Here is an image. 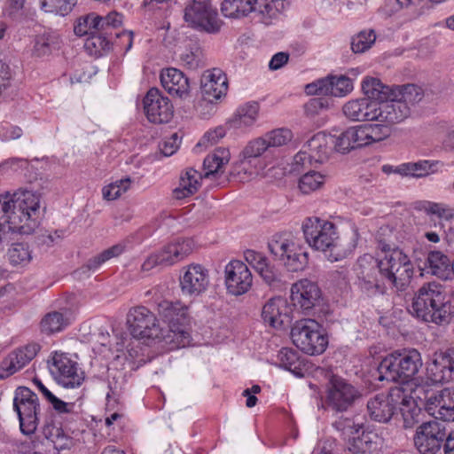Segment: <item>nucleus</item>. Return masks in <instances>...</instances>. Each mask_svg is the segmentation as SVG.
<instances>
[{
  "label": "nucleus",
  "instance_id": "obj_26",
  "mask_svg": "<svg viewBox=\"0 0 454 454\" xmlns=\"http://www.w3.org/2000/svg\"><path fill=\"white\" fill-rule=\"evenodd\" d=\"M378 121L395 124L403 121L411 113L408 105L395 94L384 102H378Z\"/></svg>",
  "mask_w": 454,
  "mask_h": 454
},
{
  "label": "nucleus",
  "instance_id": "obj_28",
  "mask_svg": "<svg viewBox=\"0 0 454 454\" xmlns=\"http://www.w3.org/2000/svg\"><path fill=\"white\" fill-rule=\"evenodd\" d=\"M378 102L369 98L349 100L344 104V115L353 121H378Z\"/></svg>",
  "mask_w": 454,
  "mask_h": 454
},
{
  "label": "nucleus",
  "instance_id": "obj_21",
  "mask_svg": "<svg viewBox=\"0 0 454 454\" xmlns=\"http://www.w3.org/2000/svg\"><path fill=\"white\" fill-rule=\"evenodd\" d=\"M427 379L432 384H444L454 380V348L434 354L427 366Z\"/></svg>",
  "mask_w": 454,
  "mask_h": 454
},
{
  "label": "nucleus",
  "instance_id": "obj_31",
  "mask_svg": "<svg viewBox=\"0 0 454 454\" xmlns=\"http://www.w3.org/2000/svg\"><path fill=\"white\" fill-rule=\"evenodd\" d=\"M329 138L333 149L343 154L363 146L359 126L350 127L338 135L330 134Z\"/></svg>",
  "mask_w": 454,
  "mask_h": 454
},
{
  "label": "nucleus",
  "instance_id": "obj_37",
  "mask_svg": "<svg viewBox=\"0 0 454 454\" xmlns=\"http://www.w3.org/2000/svg\"><path fill=\"white\" fill-rule=\"evenodd\" d=\"M10 265L15 268H26L33 260V251L27 242H13L6 252Z\"/></svg>",
  "mask_w": 454,
  "mask_h": 454
},
{
  "label": "nucleus",
  "instance_id": "obj_56",
  "mask_svg": "<svg viewBox=\"0 0 454 454\" xmlns=\"http://www.w3.org/2000/svg\"><path fill=\"white\" fill-rule=\"evenodd\" d=\"M269 147H278L287 144L293 137L288 129H277L265 134L263 137Z\"/></svg>",
  "mask_w": 454,
  "mask_h": 454
},
{
  "label": "nucleus",
  "instance_id": "obj_44",
  "mask_svg": "<svg viewBox=\"0 0 454 454\" xmlns=\"http://www.w3.org/2000/svg\"><path fill=\"white\" fill-rule=\"evenodd\" d=\"M394 94L408 105L410 110L420 102L424 97L421 87L415 84H404L394 87Z\"/></svg>",
  "mask_w": 454,
  "mask_h": 454
},
{
  "label": "nucleus",
  "instance_id": "obj_2",
  "mask_svg": "<svg viewBox=\"0 0 454 454\" xmlns=\"http://www.w3.org/2000/svg\"><path fill=\"white\" fill-rule=\"evenodd\" d=\"M40 199L31 191H18L0 196V219L12 232L30 234L37 226Z\"/></svg>",
  "mask_w": 454,
  "mask_h": 454
},
{
  "label": "nucleus",
  "instance_id": "obj_52",
  "mask_svg": "<svg viewBox=\"0 0 454 454\" xmlns=\"http://www.w3.org/2000/svg\"><path fill=\"white\" fill-rule=\"evenodd\" d=\"M77 0H40L42 10L65 16L72 12Z\"/></svg>",
  "mask_w": 454,
  "mask_h": 454
},
{
  "label": "nucleus",
  "instance_id": "obj_3",
  "mask_svg": "<svg viewBox=\"0 0 454 454\" xmlns=\"http://www.w3.org/2000/svg\"><path fill=\"white\" fill-rule=\"evenodd\" d=\"M411 311L425 322L448 325L454 321V294L447 296L435 282L424 284L413 298Z\"/></svg>",
  "mask_w": 454,
  "mask_h": 454
},
{
  "label": "nucleus",
  "instance_id": "obj_54",
  "mask_svg": "<svg viewBox=\"0 0 454 454\" xmlns=\"http://www.w3.org/2000/svg\"><path fill=\"white\" fill-rule=\"evenodd\" d=\"M376 40L373 30L361 31L351 39V50L355 53H363L372 47Z\"/></svg>",
  "mask_w": 454,
  "mask_h": 454
},
{
  "label": "nucleus",
  "instance_id": "obj_61",
  "mask_svg": "<svg viewBox=\"0 0 454 454\" xmlns=\"http://www.w3.org/2000/svg\"><path fill=\"white\" fill-rule=\"evenodd\" d=\"M180 143V137L174 133L160 144V151L164 156H171L177 151Z\"/></svg>",
  "mask_w": 454,
  "mask_h": 454
},
{
  "label": "nucleus",
  "instance_id": "obj_40",
  "mask_svg": "<svg viewBox=\"0 0 454 454\" xmlns=\"http://www.w3.org/2000/svg\"><path fill=\"white\" fill-rule=\"evenodd\" d=\"M258 113L259 104L248 102L237 109L233 118L230 120V124L234 129L249 127L255 122Z\"/></svg>",
  "mask_w": 454,
  "mask_h": 454
},
{
  "label": "nucleus",
  "instance_id": "obj_1",
  "mask_svg": "<svg viewBox=\"0 0 454 454\" xmlns=\"http://www.w3.org/2000/svg\"><path fill=\"white\" fill-rule=\"evenodd\" d=\"M356 272L359 288L373 296L385 294L387 285L399 291L404 290L412 278L414 268L406 254L395 250L380 259L367 254L360 256Z\"/></svg>",
  "mask_w": 454,
  "mask_h": 454
},
{
  "label": "nucleus",
  "instance_id": "obj_33",
  "mask_svg": "<svg viewBox=\"0 0 454 454\" xmlns=\"http://www.w3.org/2000/svg\"><path fill=\"white\" fill-rule=\"evenodd\" d=\"M71 313L67 310L51 311L41 319V332L47 335L62 332L71 324Z\"/></svg>",
  "mask_w": 454,
  "mask_h": 454
},
{
  "label": "nucleus",
  "instance_id": "obj_34",
  "mask_svg": "<svg viewBox=\"0 0 454 454\" xmlns=\"http://www.w3.org/2000/svg\"><path fill=\"white\" fill-rule=\"evenodd\" d=\"M372 433L365 432L362 429V433L353 434L348 437V442L344 450V454H367L376 450V442L373 441L375 437Z\"/></svg>",
  "mask_w": 454,
  "mask_h": 454
},
{
  "label": "nucleus",
  "instance_id": "obj_32",
  "mask_svg": "<svg viewBox=\"0 0 454 454\" xmlns=\"http://www.w3.org/2000/svg\"><path fill=\"white\" fill-rule=\"evenodd\" d=\"M61 38L57 31L44 30L43 33L35 35L34 40L33 53L37 57L50 55L54 51L60 48Z\"/></svg>",
  "mask_w": 454,
  "mask_h": 454
},
{
  "label": "nucleus",
  "instance_id": "obj_12",
  "mask_svg": "<svg viewBox=\"0 0 454 454\" xmlns=\"http://www.w3.org/2000/svg\"><path fill=\"white\" fill-rule=\"evenodd\" d=\"M13 409L17 412L20 431L24 434H32L38 426L39 399L27 387H19L14 392Z\"/></svg>",
  "mask_w": 454,
  "mask_h": 454
},
{
  "label": "nucleus",
  "instance_id": "obj_16",
  "mask_svg": "<svg viewBox=\"0 0 454 454\" xmlns=\"http://www.w3.org/2000/svg\"><path fill=\"white\" fill-rule=\"evenodd\" d=\"M321 295V290L317 283L303 278L292 285L290 299L296 309L308 314L319 304Z\"/></svg>",
  "mask_w": 454,
  "mask_h": 454
},
{
  "label": "nucleus",
  "instance_id": "obj_15",
  "mask_svg": "<svg viewBox=\"0 0 454 454\" xmlns=\"http://www.w3.org/2000/svg\"><path fill=\"white\" fill-rule=\"evenodd\" d=\"M403 395L400 388L391 389L388 394L380 393L367 401V412L372 420L387 423L396 411V404Z\"/></svg>",
  "mask_w": 454,
  "mask_h": 454
},
{
  "label": "nucleus",
  "instance_id": "obj_45",
  "mask_svg": "<svg viewBox=\"0 0 454 454\" xmlns=\"http://www.w3.org/2000/svg\"><path fill=\"white\" fill-rule=\"evenodd\" d=\"M112 36L90 35L87 37L84 48L91 56H102L111 49Z\"/></svg>",
  "mask_w": 454,
  "mask_h": 454
},
{
  "label": "nucleus",
  "instance_id": "obj_29",
  "mask_svg": "<svg viewBox=\"0 0 454 454\" xmlns=\"http://www.w3.org/2000/svg\"><path fill=\"white\" fill-rule=\"evenodd\" d=\"M290 309L282 298H273L265 303L262 310V317L274 328H282L291 324Z\"/></svg>",
  "mask_w": 454,
  "mask_h": 454
},
{
  "label": "nucleus",
  "instance_id": "obj_64",
  "mask_svg": "<svg viewBox=\"0 0 454 454\" xmlns=\"http://www.w3.org/2000/svg\"><path fill=\"white\" fill-rule=\"evenodd\" d=\"M226 134L225 128L223 126H219L213 130L207 131L202 137L201 142L199 145H206L207 143L209 145L216 144L221 138H223Z\"/></svg>",
  "mask_w": 454,
  "mask_h": 454
},
{
  "label": "nucleus",
  "instance_id": "obj_55",
  "mask_svg": "<svg viewBox=\"0 0 454 454\" xmlns=\"http://www.w3.org/2000/svg\"><path fill=\"white\" fill-rule=\"evenodd\" d=\"M130 184L129 178H124L117 180L110 184L103 187L102 194L103 198L106 200H114L119 198L123 192H125Z\"/></svg>",
  "mask_w": 454,
  "mask_h": 454
},
{
  "label": "nucleus",
  "instance_id": "obj_10",
  "mask_svg": "<svg viewBox=\"0 0 454 454\" xmlns=\"http://www.w3.org/2000/svg\"><path fill=\"white\" fill-rule=\"evenodd\" d=\"M184 18L191 27L207 34L218 33L223 25L210 0L190 1L184 8Z\"/></svg>",
  "mask_w": 454,
  "mask_h": 454
},
{
  "label": "nucleus",
  "instance_id": "obj_22",
  "mask_svg": "<svg viewBox=\"0 0 454 454\" xmlns=\"http://www.w3.org/2000/svg\"><path fill=\"white\" fill-rule=\"evenodd\" d=\"M49 369L59 384L65 387H75L82 384L83 378L77 372V364L64 354L55 353Z\"/></svg>",
  "mask_w": 454,
  "mask_h": 454
},
{
  "label": "nucleus",
  "instance_id": "obj_24",
  "mask_svg": "<svg viewBox=\"0 0 454 454\" xmlns=\"http://www.w3.org/2000/svg\"><path fill=\"white\" fill-rule=\"evenodd\" d=\"M227 89V78L221 69L214 68L203 73L200 90L204 100L213 103L224 96Z\"/></svg>",
  "mask_w": 454,
  "mask_h": 454
},
{
  "label": "nucleus",
  "instance_id": "obj_48",
  "mask_svg": "<svg viewBox=\"0 0 454 454\" xmlns=\"http://www.w3.org/2000/svg\"><path fill=\"white\" fill-rule=\"evenodd\" d=\"M268 148L269 144L263 137L251 140L241 152V163H250L251 159L260 157Z\"/></svg>",
  "mask_w": 454,
  "mask_h": 454
},
{
  "label": "nucleus",
  "instance_id": "obj_23",
  "mask_svg": "<svg viewBox=\"0 0 454 454\" xmlns=\"http://www.w3.org/2000/svg\"><path fill=\"white\" fill-rule=\"evenodd\" d=\"M40 350L37 343H29L14 349L0 363V380H4L25 367Z\"/></svg>",
  "mask_w": 454,
  "mask_h": 454
},
{
  "label": "nucleus",
  "instance_id": "obj_18",
  "mask_svg": "<svg viewBox=\"0 0 454 454\" xmlns=\"http://www.w3.org/2000/svg\"><path fill=\"white\" fill-rule=\"evenodd\" d=\"M225 286L229 294L239 296L247 293L252 287L253 276L246 263L232 260L226 266Z\"/></svg>",
  "mask_w": 454,
  "mask_h": 454
},
{
  "label": "nucleus",
  "instance_id": "obj_9",
  "mask_svg": "<svg viewBox=\"0 0 454 454\" xmlns=\"http://www.w3.org/2000/svg\"><path fill=\"white\" fill-rule=\"evenodd\" d=\"M412 394L425 409L442 422L454 421V389L434 391L428 386L418 385Z\"/></svg>",
  "mask_w": 454,
  "mask_h": 454
},
{
  "label": "nucleus",
  "instance_id": "obj_30",
  "mask_svg": "<svg viewBox=\"0 0 454 454\" xmlns=\"http://www.w3.org/2000/svg\"><path fill=\"white\" fill-rule=\"evenodd\" d=\"M160 78L161 85L170 95L180 98L189 96V79L179 69L175 67L162 69Z\"/></svg>",
  "mask_w": 454,
  "mask_h": 454
},
{
  "label": "nucleus",
  "instance_id": "obj_8",
  "mask_svg": "<svg viewBox=\"0 0 454 454\" xmlns=\"http://www.w3.org/2000/svg\"><path fill=\"white\" fill-rule=\"evenodd\" d=\"M321 325L314 319L297 320L291 329L293 343L302 352L316 356L322 354L327 345V336L321 331Z\"/></svg>",
  "mask_w": 454,
  "mask_h": 454
},
{
  "label": "nucleus",
  "instance_id": "obj_46",
  "mask_svg": "<svg viewBox=\"0 0 454 454\" xmlns=\"http://www.w3.org/2000/svg\"><path fill=\"white\" fill-rule=\"evenodd\" d=\"M394 238L393 229L388 225H383L377 231L375 239L377 248L384 253V255H390L393 251H402L392 239Z\"/></svg>",
  "mask_w": 454,
  "mask_h": 454
},
{
  "label": "nucleus",
  "instance_id": "obj_41",
  "mask_svg": "<svg viewBox=\"0 0 454 454\" xmlns=\"http://www.w3.org/2000/svg\"><path fill=\"white\" fill-rule=\"evenodd\" d=\"M279 366L293 372L294 375L302 377L304 363L299 353L290 348H282L278 354Z\"/></svg>",
  "mask_w": 454,
  "mask_h": 454
},
{
  "label": "nucleus",
  "instance_id": "obj_27",
  "mask_svg": "<svg viewBox=\"0 0 454 454\" xmlns=\"http://www.w3.org/2000/svg\"><path fill=\"white\" fill-rule=\"evenodd\" d=\"M193 247L192 239L177 238L157 251V254L163 267H167L183 261L192 253Z\"/></svg>",
  "mask_w": 454,
  "mask_h": 454
},
{
  "label": "nucleus",
  "instance_id": "obj_5",
  "mask_svg": "<svg viewBox=\"0 0 454 454\" xmlns=\"http://www.w3.org/2000/svg\"><path fill=\"white\" fill-rule=\"evenodd\" d=\"M422 366L420 353L416 349L395 351L379 364L374 377L379 381L408 382Z\"/></svg>",
  "mask_w": 454,
  "mask_h": 454
},
{
  "label": "nucleus",
  "instance_id": "obj_47",
  "mask_svg": "<svg viewBox=\"0 0 454 454\" xmlns=\"http://www.w3.org/2000/svg\"><path fill=\"white\" fill-rule=\"evenodd\" d=\"M288 271L297 272L303 270L309 262L308 253L301 247L292 254H288L280 261Z\"/></svg>",
  "mask_w": 454,
  "mask_h": 454
},
{
  "label": "nucleus",
  "instance_id": "obj_7",
  "mask_svg": "<svg viewBox=\"0 0 454 454\" xmlns=\"http://www.w3.org/2000/svg\"><path fill=\"white\" fill-rule=\"evenodd\" d=\"M285 0H223L222 13L228 18H240L254 13L260 20L269 25L284 9Z\"/></svg>",
  "mask_w": 454,
  "mask_h": 454
},
{
  "label": "nucleus",
  "instance_id": "obj_43",
  "mask_svg": "<svg viewBox=\"0 0 454 454\" xmlns=\"http://www.w3.org/2000/svg\"><path fill=\"white\" fill-rule=\"evenodd\" d=\"M326 88L327 96L333 97H345L353 90V81L352 79L345 76H327Z\"/></svg>",
  "mask_w": 454,
  "mask_h": 454
},
{
  "label": "nucleus",
  "instance_id": "obj_62",
  "mask_svg": "<svg viewBox=\"0 0 454 454\" xmlns=\"http://www.w3.org/2000/svg\"><path fill=\"white\" fill-rule=\"evenodd\" d=\"M23 134L22 129L10 123L4 122L0 124V139L2 141H9L20 138Z\"/></svg>",
  "mask_w": 454,
  "mask_h": 454
},
{
  "label": "nucleus",
  "instance_id": "obj_63",
  "mask_svg": "<svg viewBox=\"0 0 454 454\" xmlns=\"http://www.w3.org/2000/svg\"><path fill=\"white\" fill-rule=\"evenodd\" d=\"M425 210L439 217L450 219L454 216V211L451 208L445 207L442 204L428 202L425 207Z\"/></svg>",
  "mask_w": 454,
  "mask_h": 454
},
{
  "label": "nucleus",
  "instance_id": "obj_17",
  "mask_svg": "<svg viewBox=\"0 0 454 454\" xmlns=\"http://www.w3.org/2000/svg\"><path fill=\"white\" fill-rule=\"evenodd\" d=\"M144 110L150 122L167 123L173 115V106L168 98L156 88L150 89L143 100Z\"/></svg>",
  "mask_w": 454,
  "mask_h": 454
},
{
  "label": "nucleus",
  "instance_id": "obj_11",
  "mask_svg": "<svg viewBox=\"0 0 454 454\" xmlns=\"http://www.w3.org/2000/svg\"><path fill=\"white\" fill-rule=\"evenodd\" d=\"M130 334L137 339L164 341V330L154 313L145 306L131 308L127 315Z\"/></svg>",
  "mask_w": 454,
  "mask_h": 454
},
{
  "label": "nucleus",
  "instance_id": "obj_6",
  "mask_svg": "<svg viewBox=\"0 0 454 454\" xmlns=\"http://www.w3.org/2000/svg\"><path fill=\"white\" fill-rule=\"evenodd\" d=\"M157 310L161 319L168 324L164 330V342L172 345L171 348H184L191 341L188 307L180 301H160Z\"/></svg>",
  "mask_w": 454,
  "mask_h": 454
},
{
  "label": "nucleus",
  "instance_id": "obj_50",
  "mask_svg": "<svg viewBox=\"0 0 454 454\" xmlns=\"http://www.w3.org/2000/svg\"><path fill=\"white\" fill-rule=\"evenodd\" d=\"M124 251L125 245L121 243L114 245L113 247L104 250L98 255L90 259L86 266L89 270H95L108 260L121 255Z\"/></svg>",
  "mask_w": 454,
  "mask_h": 454
},
{
  "label": "nucleus",
  "instance_id": "obj_14",
  "mask_svg": "<svg viewBox=\"0 0 454 454\" xmlns=\"http://www.w3.org/2000/svg\"><path fill=\"white\" fill-rule=\"evenodd\" d=\"M446 426L442 421L422 423L414 436V444L420 454H437L446 440Z\"/></svg>",
  "mask_w": 454,
  "mask_h": 454
},
{
  "label": "nucleus",
  "instance_id": "obj_58",
  "mask_svg": "<svg viewBox=\"0 0 454 454\" xmlns=\"http://www.w3.org/2000/svg\"><path fill=\"white\" fill-rule=\"evenodd\" d=\"M95 19H98L96 12H90L78 18L74 27V34L78 36L90 35L93 28L92 22Z\"/></svg>",
  "mask_w": 454,
  "mask_h": 454
},
{
  "label": "nucleus",
  "instance_id": "obj_42",
  "mask_svg": "<svg viewBox=\"0 0 454 454\" xmlns=\"http://www.w3.org/2000/svg\"><path fill=\"white\" fill-rule=\"evenodd\" d=\"M388 125L389 124L387 123L358 125L363 146L380 142L388 137L391 133Z\"/></svg>",
  "mask_w": 454,
  "mask_h": 454
},
{
  "label": "nucleus",
  "instance_id": "obj_13",
  "mask_svg": "<svg viewBox=\"0 0 454 454\" xmlns=\"http://www.w3.org/2000/svg\"><path fill=\"white\" fill-rule=\"evenodd\" d=\"M362 397L357 387L345 379L333 375L327 384L325 405L335 412H345Z\"/></svg>",
  "mask_w": 454,
  "mask_h": 454
},
{
  "label": "nucleus",
  "instance_id": "obj_4",
  "mask_svg": "<svg viewBox=\"0 0 454 454\" xmlns=\"http://www.w3.org/2000/svg\"><path fill=\"white\" fill-rule=\"evenodd\" d=\"M302 231L309 246L325 253L329 261L337 262L346 257L347 250L342 247L337 227L333 223L309 217L302 223Z\"/></svg>",
  "mask_w": 454,
  "mask_h": 454
},
{
  "label": "nucleus",
  "instance_id": "obj_59",
  "mask_svg": "<svg viewBox=\"0 0 454 454\" xmlns=\"http://www.w3.org/2000/svg\"><path fill=\"white\" fill-rule=\"evenodd\" d=\"M410 165V176L412 177H424L434 172L432 169L434 166V162L429 160H419L417 162H409Z\"/></svg>",
  "mask_w": 454,
  "mask_h": 454
},
{
  "label": "nucleus",
  "instance_id": "obj_57",
  "mask_svg": "<svg viewBox=\"0 0 454 454\" xmlns=\"http://www.w3.org/2000/svg\"><path fill=\"white\" fill-rule=\"evenodd\" d=\"M333 427L340 433L344 439L353 434H358L363 429L362 425L356 424L353 419L348 418H340L333 423Z\"/></svg>",
  "mask_w": 454,
  "mask_h": 454
},
{
  "label": "nucleus",
  "instance_id": "obj_39",
  "mask_svg": "<svg viewBox=\"0 0 454 454\" xmlns=\"http://www.w3.org/2000/svg\"><path fill=\"white\" fill-rule=\"evenodd\" d=\"M201 174L193 168L186 170L184 176H181L179 185L173 190L176 199L182 200L194 194L200 187Z\"/></svg>",
  "mask_w": 454,
  "mask_h": 454
},
{
  "label": "nucleus",
  "instance_id": "obj_38",
  "mask_svg": "<svg viewBox=\"0 0 454 454\" xmlns=\"http://www.w3.org/2000/svg\"><path fill=\"white\" fill-rule=\"evenodd\" d=\"M418 399L415 395L408 396L403 391V395L399 400V411L403 420V427L411 428L421 419V409L415 402Z\"/></svg>",
  "mask_w": 454,
  "mask_h": 454
},
{
  "label": "nucleus",
  "instance_id": "obj_60",
  "mask_svg": "<svg viewBox=\"0 0 454 454\" xmlns=\"http://www.w3.org/2000/svg\"><path fill=\"white\" fill-rule=\"evenodd\" d=\"M330 99L325 97L311 98L305 105V113L307 115L313 116L319 114L320 111L327 109L330 106Z\"/></svg>",
  "mask_w": 454,
  "mask_h": 454
},
{
  "label": "nucleus",
  "instance_id": "obj_19",
  "mask_svg": "<svg viewBox=\"0 0 454 454\" xmlns=\"http://www.w3.org/2000/svg\"><path fill=\"white\" fill-rule=\"evenodd\" d=\"M246 262L260 275L262 280L272 289L281 290L285 286L283 275L262 253L247 249L244 252Z\"/></svg>",
  "mask_w": 454,
  "mask_h": 454
},
{
  "label": "nucleus",
  "instance_id": "obj_25",
  "mask_svg": "<svg viewBox=\"0 0 454 454\" xmlns=\"http://www.w3.org/2000/svg\"><path fill=\"white\" fill-rule=\"evenodd\" d=\"M421 275L430 274L440 279L448 280L453 278L454 261H451L441 251H430L423 265L419 264Z\"/></svg>",
  "mask_w": 454,
  "mask_h": 454
},
{
  "label": "nucleus",
  "instance_id": "obj_49",
  "mask_svg": "<svg viewBox=\"0 0 454 454\" xmlns=\"http://www.w3.org/2000/svg\"><path fill=\"white\" fill-rule=\"evenodd\" d=\"M294 239L287 234H276L268 243V248L276 260L281 261L288 247H293Z\"/></svg>",
  "mask_w": 454,
  "mask_h": 454
},
{
  "label": "nucleus",
  "instance_id": "obj_53",
  "mask_svg": "<svg viewBox=\"0 0 454 454\" xmlns=\"http://www.w3.org/2000/svg\"><path fill=\"white\" fill-rule=\"evenodd\" d=\"M34 384L37 387L39 391L43 396L52 404L53 408L59 413H71V408L74 407V403H66L58 397H56L43 383L37 379L34 378Z\"/></svg>",
  "mask_w": 454,
  "mask_h": 454
},
{
  "label": "nucleus",
  "instance_id": "obj_36",
  "mask_svg": "<svg viewBox=\"0 0 454 454\" xmlns=\"http://www.w3.org/2000/svg\"><path fill=\"white\" fill-rule=\"evenodd\" d=\"M231 159L229 149L225 147L216 148L211 154H208L203 161L205 170L204 176L209 178L210 176H216L223 171L224 165L228 164Z\"/></svg>",
  "mask_w": 454,
  "mask_h": 454
},
{
  "label": "nucleus",
  "instance_id": "obj_35",
  "mask_svg": "<svg viewBox=\"0 0 454 454\" xmlns=\"http://www.w3.org/2000/svg\"><path fill=\"white\" fill-rule=\"evenodd\" d=\"M362 90L372 101L384 102L394 94V87L384 84L380 79L365 77L362 82Z\"/></svg>",
  "mask_w": 454,
  "mask_h": 454
},
{
  "label": "nucleus",
  "instance_id": "obj_51",
  "mask_svg": "<svg viewBox=\"0 0 454 454\" xmlns=\"http://www.w3.org/2000/svg\"><path fill=\"white\" fill-rule=\"evenodd\" d=\"M325 182V176L317 171H309L301 176L299 188L304 194H309L319 189Z\"/></svg>",
  "mask_w": 454,
  "mask_h": 454
},
{
  "label": "nucleus",
  "instance_id": "obj_20",
  "mask_svg": "<svg viewBox=\"0 0 454 454\" xmlns=\"http://www.w3.org/2000/svg\"><path fill=\"white\" fill-rule=\"evenodd\" d=\"M179 281L181 292L184 296L198 297L208 287V270L200 264L192 263L184 269Z\"/></svg>",
  "mask_w": 454,
  "mask_h": 454
}]
</instances>
